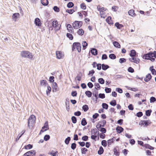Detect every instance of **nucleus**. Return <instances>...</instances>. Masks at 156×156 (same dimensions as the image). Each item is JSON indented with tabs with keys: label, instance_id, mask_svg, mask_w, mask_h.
I'll use <instances>...</instances> for the list:
<instances>
[{
	"label": "nucleus",
	"instance_id": "1",
	"mask_svg": "<svg viewBox=\"0 0 156 156\" xmlns=\"http://www.w3.org/2000/svg\"><path fill=\"white\" fill-rule=\"evenodd\" d=\"M20 55L23 58H28L31 59L33 58V56L31 53L27 51H23L21 52Z\"/></svg>",
	"mask_w": 156,
	"mask_h": 156
},
{
	"label": "nucleus",
	"instance_id": "2",
	"mask_svg": "<svg viewBox=\"0 0 156 156\" xmlns=\"http://www.w3.org/2000/svg\"><path fill=\"white\" fill-rule=\"evenodd\" d=\"M35 121V117L34 115H31L29 118L28 121V126L30 128V126H33Z\"/></svg>",
	"mask_w": 156,
	"mask_h": 156
},
{
	"label": "nucleus",
	"instance_id": "3",
	"mask_svg": "<svg viewBox=\"0 0 156 156\" xmlns=\"http://www.w3.org/2000/svg\"><path fill=\"white\" fill-rule=\"evenodd\" d=\"M81 45L79 42H74L72 45V50L73 51H74L76 48V49L79 52L81 51Z\"/></svg>",
	"mask_w": 156,
	"mask_h": 156
},
{
	"label": "nucleus",
	"instance_id": "4",
	"mask_svg": "<svg viewBox=\"0 0 156 156\" xmlns=\"http://www.w3.org/2000/svg\"><path fill=\"white\" fill-rule=\"evenodd\" d=\"M83 22L82 21L76 20L72 24L73 27L76 29L80 28L82 25Z\"/></svg>",
	"mask_w": 156,
	"mask_h": 156
},
{
	"label": "nucleus",
	"instance_id": "5",
	"mask_svg": "<svg viewBox=\"0 0 156 156\" xmlns=\"http://www.w3.org/2000/svg\"><path fill=\"white\" fill-rule=\"evenodd\" d=\"M152 51H150L148 53L144 54L143 57L144 59L147 60H150L153 62L155 60V58H152Z\"/></svg>",
	"mask_w": 156,
	"mask_h": 156
},
{
	"label": "nucleus",
	"instance_id": "6",
	"mask_svg": "<svg viewBox=\"0 0 156 156\" xmlns=\"http://www.w3.org/2000/svg\"><path fill=\"white\" fill-rule=\"evenodd\" d=\"M49 127L48 125V122L47 121H46L44 124L39 134H40L41 133H43L47 130L49 129Z\"/></svg>",
	"mask_w": 156,
	"mask_h": 156
},
{
	"label": "nucleus",
	"instance_id": "7",
	"mask_svg": "<svg viewBox=\"0 0 156 156\" xmlns=\"http://www.w3.org/2000/svg\"><path fill=\"white\" fill-rule=\"evenodd\" d=\"M36 153V151L35 150H31L28 151L25 153L24 154V156H35Z\"/></svg>",
	"mask_w": 156,
	"mask_h": 156
},
{
	"label": "nucleus",
	"instance_id": "8",
	"mask_svg": "<svg viewBox=\"0 0 156 156\" xmlns=\"http://www.w3.org/2000/svg\"><path fill=\"white\" fill-rule=\"evenodd\" d=\"M151 122L149 120H143L141 121V122L139 124L144 125V126L147 127L149 124H151Z\"/></svg>",
	"mask_w": 156,
	"mask_h": 156
},
{
	"label": "nucleus",
	"instance_id": "9",
	"mask_svg": "<svg viewBox=\"0 0 156 156\" xmlns=\"http://www.w3.org/2000/svg\"><path fill=\"white\" fill-rule=\"evenodd\" d=\"M34 23L36 26L38 27H41V20L40 19L38 18H36L35 19Z\"/></svg>",
	"mask_w": 156,
	"mask_h": 156
},
{
	"label": "nucleus",
	"instance_id": "10",
	"mask_svg": "<svg viewBox=\"0 0 156 156\" xmlns=\"http://www.w3.org/2000/svg\"><path fill=\"white\" fill-rule=\"evenodd\" d=\"M56 55L57 58L59 59L63 58L64 57V55L60 51H57L56 52Z\"/></svg>",
	"mask_w": 156,
	"mask_h": 156
},
{
	"label": "nucleus",
	"instance_id": "11",
	"mask_svg": "<svg viewBox=\"0 0 156 156\" xmlns=\"http://www.w3.org/2000/svg\"><path fill=\"white\" fill-rule=\"evenodd\" d=\"M129 60L132 62H134L136 64L138 63L140 61V59L138 58L135 57L129 58Z\"/></svg>",
	"mask_w": 156,
	"mask_h": 156
},
{
	"label": "nucleus",
	"instance_id": "12",
	"mask_svg": "<svg viewBox=\"0 0 156 156\" xmlns=\"http://www.w3.org/2000/svg\"><path fill=\"white\" fill-rule=\"evenodd\" d=\"M20 15L19 13H15L13 14L12 18L14 21H16L17 19L19 18Z\"/></svg>",
	"mask_w": 156,
	"mask_h": 156
},
{
	"label": "nucleus",
	"instance_id": "13",
	"mask_svg": "<svg viewBox=\"0 0 156 156\" xmlns=\"http://www.w3.org/2000/svg\"><path fill=\"white\" fill-rule=\"evenodd\" d=\"M40 84L41 86L45 87L48 85V83L46 80H42L40 82Z\"/></svg>",
	"mask_w": 156,
	"mask_h": 156
},
{
	"label": "nucleus",
	"instance_id": "14",
	"mask_svg": "<svg viewBox=\"0 0 156 156\" xmlns=\"http://www.w3.org/2000/svg\"><path fill=\"white\" fill-rule=\"evenodd\" d=\"M58 85L56 82H54L53 83L52 91L53 92H56L57 90Z\"/></svg>",
	"mask_w": 156,
	"mask_h": 156
},
{
	"label": "nucleus",
	"instance_id": "15",
	"mask_svg": "<svg viewBox=\"0 0 156 156\" xmlns=\"http://www.w3.org/2000/svg\"><path fill=\"white\" fill-rule=\"evenodd\" d=\"M152 76L151 74L148 73L146 76V77L144 79V80L146 82H148L151 78Z\"/></svg>",
	"mask_w": 156,
	"mask_h": 156
},
{
	"label": "nucleus",
	"instance_id": "16",
	"mask_svg": "<svg viewBox=\"0 0 156 156\" xmlns=\"http://www.w3.org/2000/svg\"><path fill=\"white\" fill-rule=\"evenodd\" d=\"M115 27H116L117 29H120L124 27V26L122 24H120L118 22H116L115 24Z\"/></svg>",
	"mask_w": 156,
	"mask_h": 156
},
{
	"label": "nucleus",
	"instance_id": "17",
	"mask_svg": "<svg viewBox=\"0 0 156 156\" xmlns=\"http://www.w3.org/2000/svg\"><path fill=\"white\" fill-rule=\"evenodd\" d=\"M90 52L91 54L94 55H96L98 54V51L95 48H92Z\"/></svg>",
	"mask_w": 156,
	"mask_h": 156
},
{
	"label": "nucleus",
	"instance_id": "18",
	"mask_svg": "<svg viewBox=\"0 0 156 156\" xmlns=\"http://www.w3.org/2000/svg\"><path fill=\"white\" fill-rule=\"evenodd\" d=\"M116 130L118 133H120L123 131L124 129L122 127L118 126L116 127Z\"/></svg>",
	"mask_w": 156,
	"mask_h": 156
},
{
	"label": "nucleus",
	"instance_id": "19",
	"mask_svg": "<svg viewBox=\"0 0 156 156\" xmlns=\"http://www.w3.org/2000/svg\"><path fill=\"white\" fill-rule=\"evenodd\" d=\"M136 51L132 49L130 51L129 55L132 58L135 57L136 56Z\"/></svg>",
	"mask_w": 156,
	"mask_h": 156
},
{
	"label": "nucleus",
	"instance_id": "20",
	"mask_svg": "<svg viewBox=\"0 0 156 156\" xmlns=\"http://www.w3.org/2000/svg\"><path fill=\"white\" fill-rule=\"evenodd\" d=\"M52 26L55 28L57 27L58 25V22L57 20L53 21L52 23Z\"/></svg>",
	"mask_w": 156,
	"mask_h": 156
},
{
	"label": "nucleus",
	"instance_id": "21",
	"mask_svg": "<svg viewBox=\"0 0 156 156\" xmlns=\"http://www.w3.org/2000/svg\"><path fill=\"white\" fill-rule=\"evenodd\" d=\"M128 14L129 15L131 16H135L136 15L135 13V11L133 9H131L128 12Z\"/></svg>",
	"mask_w": 156,
	"mask_h": 156
},
{
	"label": "nucleus",
	"instance_id": "22",
	"mask_svg": "<svg viewBox=\"0 0 156 156\" xmlns=\"http://www.w3.org/2000/svg\"><path fill=\"white\" fill-rule=\"evenodd\" d=\"M41 3L44 6H47L48 3L49 2L48 0H41Z\"/></svg>",
	"mask_w": 156,
	"mask_h": 156
},
{
	"label": "nucleus",
	"instance_id": "23",
	"mask_svg": "<svg viewBox=\"0 0 156 156\" xmlns=\"http://www.w3.org/2000/svg\"><path fill=\"white\" fill-rule=\"evenodd\" d=\"M144 147L146 148L149 149L151 150L154 149V147L148 144H145L144 145Z\"/></svg>",
	"mask_w": 156,
	"mask_h": 156
},
{
	"label": "nucleus",
	"instance_id": "24",
	"mask_svg": "<svg viewBox=\"0 0 156 156\" xmlns=\"http://www.w3.org/2000/svg\"><path fill=\"white\" fill-rule=\"evenodd\" d=\"M85 94L88 98H90L92 96V93L90 91L87 90L85 92Z\"/></svg>",
	"mask_w": 156,
	"mask_h": 156
},
{
	"label": "nucleus",
	"instance_id": "25",
	"mask_svg": "<svg viewBox=\"0 0 156 156\" xmlns=\"http://www.w3.org/2000/svg\"><path fill=\"white\" fill-rule=\"evenodd\" d=\"M113 44L114 45V46L116 48H120L121 47V45L119 44V43L116 41H115L113 42Z\"/></svg>",
	"mask_w": 156,
	"mask_h": 156
},
{
	"label": "nucleus",
	"instance_id": "26",
	"mask_svg": "<svg viewBox=\"0 0 156 156\" xmlns=\"http://www.w3.org/2000/svg\"><path fill=\"white\" fill-rule=\"evenodd\" d=\"M109 68V66L107 65L104 64H102V69L104 70H105Z\"/></svg>",
	"mask_w": 156,
	"mask_h": 156
},
{
	"label": "nucleus",
	"instance_id": "27",
	"mask_svg": "<svg viewBox=\"0 0 156 156\" xmlns=\"http://www.w3.org/2000/svg\"><path fill=\"white\" fill-rule=\"evenodd\" d=\"M104 152V149L102 147H100L98 151V154L99 155L102 154Z\"/></svg>",
	"mask_w": 156,
	"mask_h": 156
},
{
	"label": "nucleus",
	"instance_id": "28",
	"mask_svg": "<svg viewBox=\"0 0 156 156\" xmlns=\"http://www.w3.org/2000/svg\"><path fill=\"white\" fill-rule=\"evenodd\" d=\"M51 91V87L49 86H47V90H46V94L47 95H48L50 94V93Z\"/></svg>",
	"mask_w": 156,
	"mask_h": 156
},
{
	"label": "nucleus",
	"instance_id": "29",
	"mask_svg": "<svg viewBox=\"0 0 156 156\" xmlns=\"http://www.w3.org/2000/svg\"><path fill=\"white\" fill-rule=\"evenodd\" d=\"M82 44L83 46V50H85L88 45V43H87L86 41H84L83 42Z\"/></svg>",
	"mask_w": 156,
	"mask_h": 156
},
{
	"label": "nucleus",
	"instance_id": "30",
	"mask_svg": "<svg viewBox=\"0 0 156 156\" xmlns=\"http://www.w3.org/2000/svg\"><path fill=\"white\" fill-rule=\"evenodd\" d=\"M74 5L72 2H69L67 5V7L69 8H70L73 7Z\"/></svg>",
	"mask_w": 156,
	"mask_h": 156
},
{
	"label": "nucleus",
	"instance_id": "31",
	"mask_svg": "<svg viewBox=\"0 0 156 156\" xmlns=\"http://www.w3.org/2000/svg\"><path fill=\"white\" fill-rule=\"evenodd\" d=\"M53 9L55 12H58L60 11L59 8L57 6H54L53 8Z\"/></svg>",
	"mask_w": 156,
	"mask_h": 156
},
{
	"label": "nucleus",
	"instance_id": "32",
	"mask_svg": "<svg viewBox=\"0 0 156 156\" xmlns=\"http://www.w3.org/2000/svg\"><path fill=\"white\" fill-rule=\"evenodd\" d=\"M87 122L86 121V119L84 118H83L81 121V124L83 126H85L87 125Z\"/></svg>",
	"mask_w": 156,
	"mask_h": 156
},
{
	"label": "nucleus",
	"instance_id": "33",
	"mask_svg": "<svg viewBox=\"0 0 156 156\" xmlns=\"http://www.w3.org/2000/svg\"><path fill=\"white\" fill-rule=\"evenodd\" d=\"M98 91H95L94 93H93V94L94 95V96L96 98V100L95 101H96V103H97V99L98 98Z\"/></svg>",
	"mask_w": 156,
	"mask_h": 156
},
{
	"label": "nucleus",
	"instance_id": "34",
	"mask_svg": "<svg viewBox=\"0 0 156 156\" xmlns=\"http://www.w3.org/2000/svg\"><path fill=\"white\" fill-rule=\"evenodd\" d=\"M82 109L84 112H87L89 109L88 106L86 105H84L82 107Z\"/></svg>",
	"mask_w": 156,
	"mask_h": 156
},
{
	"label": "nucleus",
	"instance_id": "35",
	"mask_svg": "<svg viewBox=\"0 0 156 156\" xmlns=\"http://www.w3.org/2000/svg\"><path fill=\"white\" fill-rule=\"evenodd\" d=\"M71 140V138L69 136H68L66 138L65 140V143L66 144H68L69 143V141Z\"/></svg>",
	"mask_w": 156,
	"mask_h": 156
},
{
	"label": "nucleus",
	"instance_id": "36",
	"mask_svg": "<svg viewBox=\"0 0 156 156\" xmlns=\"http://www.w3.org/2000/svg\"><path fill=\"white\" fill-rule=\"evenodd\" d=\"M151 112L152 110L151 109L146 110L145 112L146 115L147 116H149L151 114Z\"/></svg>",
	"mask_w": 156,
	"mask_h": 156
},
{
	"label": "nucleus",
	"instance_id": "37",
	"mask_svg": "<svg viewBox=\"0 0 156 156\" xmlns=\"http://www.w3.org/2000/svg\"><path fill=\"white\" fill-rule=\"evenodd\" d=\"M69 101H67V99H66V107L67 110L68 111H69Z\"/></svg>",
	"mask_w": 156,
	"mask_h": 156
},
{
	"label": "nucleus",
	"instance_id": "38",
	"mask_svg": "<svg viewBox=\"0 0 156 156\" xmlns=\"http://www.w3.org/2000/svg\"><path fill=\"white\" fill-rule=\"evenodd\" d=\"M94 86L95 87V88L97 90H99L100 89L101 87L99 84L98 83H94Z\"/></svg>",
	"mask_w": 156,
	"mask_h": 156
},
{
	"label": "nucleus",
	"instance_id": "39",
	"mask_svg": "<svg viewBox=\"0 0 156 156\" xmlns=\"http://www.w3.org/2000/svg\"><path fill=\"white\" fill-rule=\"evenodd\" d=\"M80 6L81 8L83 10H85L86 9V6L84 3H82L80 4Z\"/></svg>",
	"mask_w": 156,
	"mask_h": 156
},
{
	"label": "nucleus",
	"instance_id": "40",
	"mask_svg": "<svg viewBox=\"0 0 156 156\" xmlns=\"http://www.w3.org/2000/svg\"><path fill=\"white\" fill-rule=\"evenodd\" d=\"M109 58L112 59H114L116 58V55L114 54H111L109 55Z\"/></svg>",
	"mask_w": 156,
	"mask_h": 156
},
{
	"label": "nucleus",
	"instance_id": "41",
	"mask_svg": "<svg viewBox=\"0 0 156 156\" xmlns=\"http://www.w3.org/2000/svg\"><path fill=\"white\" fill-rule=\"evenodd\" d=\"M98 82L101 84H103L105 83V80L102 78H100L98 79Z\"/></svg>",
	"mask_w": 156,
	"mask_h": 156
},
{
	"label": "nucleus",
	"instance_id": "42",
	"mask_svg": "<svg viewBox=\"0 0 156 156\" xmlns=\"http://www.w3.org/2000/svg\"><path fill=\"white\" fill-rule=\"evenodd\" d=\"M88 150L85 147L82 148L81 149V153L82 154H85L86 152Z\"/></svg>",
	"mask_w": 156,
	"mask_h": 156
},
{
	"label": "nucleus",
	"instance_id": "43",
	"mask_svg": "<svg viewBox=\"0 0 156 156\" xmlns=\"http://www.w3.org/2000/svg\"><path fill=\"white\" fill-rule=\"evenodd\" d=\"M66 36L71 40H72L73 39V35L71 34L67 33L66 34Z\"/></svg>",
	"mask_w": 156,
	"mask_h": 156
},
{
	"label": "nucleus",
	"instance_id": "44",
	"mask_svg": "<svg viewBox=\"0 0 156 156\" xmlns=\"http://www.w3.org/2000/svg\"><path fill=\"white\" fill-rule=\"evenodd\" d=\"M66 12L70 14H72L74 12L73 10L72 9H67L66 10Z\"/></svg>",
	"mask_w": 156,
	"mask_h": 156
},
{
	"label": "nucleus",
	"instance_id": "45",
	"mask_svg": "<svg viewBox=\"0 0 156 156\" xmlns=\"http://www.w3.org/2000/svg\"><path fill=\"white\" fill-rule=\"evenodd\" d=\"M110 104L111 105L114 106L116 105V101L115 100H113L110 102Z\"/></svg>",
	"mask_w": 156,
	"mask_h": 156
},
{
	"label": "nucleus",
	"instance_id": "46",
	"mask_svg": "<svg viewBox=\"0 0 156 156\" xmlns=\"http://www.w3.org/2000/svg\"><path fill=\"white\" fill-rule=\"evenodd\" d=\"M98 130L103 133H106V129L104 128H101L98 129Z\"/></svg>",
	"mask_w": 156,
	"mask_h": 156
},
{
	"label": "nucleus",
	"instance_id": "47",
	"mask_svg": "<svg viewBox=\"0 0 156 156\" xmlns=\"http://www.w3.org/2000/svg\"><path fill=\"white\" fill-rule=\"evenodd\" d=\"M77 33L79 35L82 36L84 32L83 30H78Z\"/></svg>",
	"mask_w": 156,
	"mask_h": 156
},
{
	"label": "nucleus",
	"instance_id": "48",
	"mask_svg": "<svg viewBox=\"0 0 156 156\" xmlns=\"http://www.w3.org/2000/svg\"><path fill=\"white\" fill-rule=\"evenodd\" d=\"M101 145L104 147H106L107 145V142L106 140H102L101 142Z\"/></svg>",
	"mask_w": 156,
	"mask_h": 156
},
{
	"label": "nucleus",
	"instance_id": "49",
	"mask_svg": "<svg viewBox=\"0 0 156 156\" xmlns=\"http://www.w3.org/2000/svg\"><path fill=\"white\" fill-rule=\"evenodd\" d=\"M102 107L104 109H107L108 108V105L105 103H103L102 104Z\"/></svg>",
	"mask_w": 156,
	"mask_h": 156
},
{
	"label": "nucleus",
	"instance_id": "50",
	"mask_svg": "<svg viewBox=\"0 0 156 156\" xmlns=\"http://www.w3.org/2000/svg\"><path fill=\"white\" fill-rule=\"evenodd\" d=\"M33 147V145L30 144H28L25 146V148L26 149H30Z\"/></svg>",
	"mask_w": 156,
	"mask_h": 156
},
{
	"label": "nucleus",
	"instance_id": "51",
	"mask_svg": "<svg viewBox=\"0 0 156 156\" xmlns=\"http://www.w3.org/2000/svg\"><path fill=\"white\" fill-rule=\"evenodd\" d=\"M50 138V136L48 135H46L44 137V140L45 141H47Z\"/></svg>",
	"mask_w": 156,
	"mask_h": 156
},
{
	"label": "nucleus",
	"instance_id": "52",
	"mask_svg": "<svg viewBox=\"0 0 156 156\" xmlns=\"http://www.w3.org/2000/svg\"><path fill=\"white\" fill-rule=\"evenodd\" d=\"M126 59L125 58H120L119 59V62L120 63H123L126 62Z\"/></svg>",
	"mask_w": 156,
	"mask_h": 156
},
{
	"label": "nucleus",
	"instance_id": "53",
	"mask_svg": "<svg viewBox=\"0 0 156 156\" xmlns=\"http://www.w3.org/2000/svg\"><path fill=\"white\" fill-rule=\"evenodd\" d=\"M156 101V98L154 97H151L150 98V102L151 103H154Z\"/></svg>",
	"mask_w": 156,
	"mask_h": 156
},
{
	"label": "nucleus",
	"instance_id": "54",
	"mask_svg": "<svg viewBox=\"0 0 156 156\" xmlns=\"http://www.w3.org/2000/svg\"><path fill=\"white\" fill-rule=\"evenodd\" d=\"M82 76V74L80 73V75H78L76 77V79L79 81H80L81 80V76Z\"/></svg>",
	"mask_w": 156,
	"mask_h": 156
},
{
	"label": "nucleus",
	"instance_id": "55",
	"mask_svg": "<svg viewBox=\"0 0 156 156\" xmlns=\"http://www.w3.org/2000/svg\"><path fill=\"white\" fill-rule=\"evenodd\" d=\"M76 144L75 143H73L71 145V148L72 150H74L76 147Z\"/></svg>",
	"mask_w": 156,
	"mask_h": 156
},
{
	"label": "nucleus",
	"instance_id": "56",
	"mask_svg": "<svg viewBox=\"0 0 156 156\" xmlns=\"http://www.w3.org/2000/svg\"><path fill=\"white\" fill-rule=\"evenodd\" d=\"M88 137L87 135H85L83 136L82 138V139L84 141H87L88 140Z\"/></svg>",
	"mask_w": 156,
	"mask_h": 156
},
{
	"label": "nucleus",
	"instance_id": "57",
	"mask_svg": "<svg viewBox=\"0 0 156 156\" xmlns=\"http://www.w3.org/2000/svg\"><path fill=\"white\" fill-rule=\"evenodd\" d=\"M72 122L73 123H76V118L74 116H73L71 118Z\"/></svg>",
	"mask_w": 156,
	"mask_h": 156
},
{
	"label": "nucleus",
	"instance_id": "58",
	"mask_svg": "<svg viewBox=\"0 0 156 156\" xmlns=\"http://www.w3.org/2000/svg\"><path fill=\"white\" fill-rule=\"evenodd\" d=\"M114 154L116 156H119V152H118L117 151V150L116 148H115L114 149Z\"/></svg>",
	"mask_w": 156,
	"mask_h": 156
},
{
	"label": "nucleus",
	"instance_id": "59",
	"mask_svg": "<svg viewBox=\"0 0 156 156\" xmlns=\"http://www.w3.org/2000/svg\"><path fill=\"white\" fill-rule=\"evenodd\" d=\"M105 91L106 93H110L111 91V89L110 88L106 87L105 88Z\"/></svg>",
	"mask_w": 156,
	"mask_h": 156
},
{
	"label": "nucleus",
	"instance_id": "60",
	"mask_svg": "<svg viewBox=\"0 0 156 156\" xmlns=\"http://www.w3.org/2000/svg\"><path fill=\"white\" fill-rule=\"evenodd\" d=\"M98 97L101 98L103 99L105 98L104 94L100 93L98 95Z\"/></svg>",
	"mask_w": 156,
	"mask_h": 156
},
{
	"label": "nucleus",
	"instance_id": "61",
	"mask_svg": "<svg viewBox=\"0 0 156 156\" xmlns=\"http://www.w3.org/2000/svg\"><path fill=\"white\" fill-rule=\"evenodd\" d=\"M128 71L129 72H130L131 73H133L134 72V69L131 67H129L128 69Z\"/></svg>",
	"mask_w": 156,
	"mask_h": 156
},
{
	"label": "nucleus",
	"instance_id": "62",
	"mask_svg": "<svg viewBox=\"0 0 156 156\" xmlns=\"http://www.w3.org/2000/svg\"><path fill=\"white\" fill-rule=\"evenodd\" d=\"M116 91L119 93H122L123 92V90L121 88H116Z\"/></svg>",
	"mask_w": 156,
	"mask_h": 156
},
{
	"label": "nucleus",
	"instance_id": "63",
	"mask_svg": "<svg viewBox=\"0 0 156 156\" xmlns=\"http://www.w3.org/2000/svg\"><path fill=\"white\" fill-rule=\"evenodd\" d=\"M143 113L141 112H139L136 113V115L138 117H140L143 115Z\"/></svg>",
	"mask_w": 156,
	"mask_h": 156
},
{
	"label": "nucleus",
	"instance_id": "64",
	"mask_svg": "<svg viewBox=\"0 0 156 156\" xmlns=\"http://www.w3.org/2000/svg\"><path fill=\"white\" fill-rule=\"evenodd\" d=\"M71 95L73 97H76L77 95V92L76 91H72L71 92Z\"/></svg>",
	"mask_w": 156,
	"mask_h": 156
}]
</instances>
